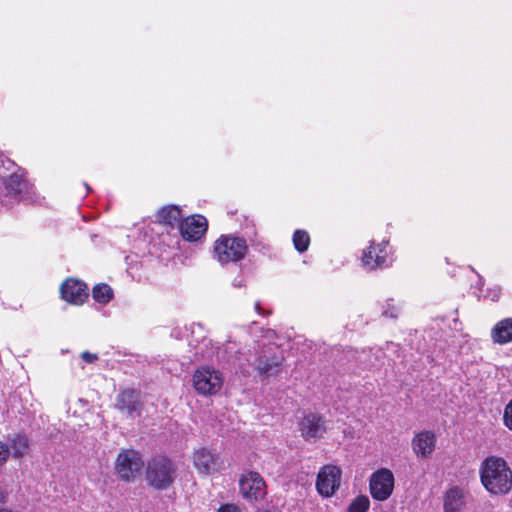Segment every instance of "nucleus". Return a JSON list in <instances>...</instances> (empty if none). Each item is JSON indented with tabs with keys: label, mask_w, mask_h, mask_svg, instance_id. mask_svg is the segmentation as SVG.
<instances>
[{
	"label": "nucleus",
	"mask_w": 512,
	"mask_h": 512,
	"mask_svg": "<svg viewBox=\"0 0 512 512\" xmlns=\"http://www.w3.org/2000/svg\"><path fill=\"white\" fill-rule=\"evenodd\" d=\"M480 481L492 495H505L512 489V470L499 456H488L479 468Z\"/></svg>",
	"instance_id": "nucleus-1"
},
{
	"label": "nucleus",
	"mask_w": 512,
	"mask_h": 512,
	"mask_svg": "<svg viewBox=\"0 0 512 512\" xmlns=\"http://www.w3.org/2000/svg\"><path fill=\"white\" fill-rule=\"evenodd\" d=\"M248 250L245 238L237 234H223L213 244L212 258L222 267H228L244 260Z\"/></svg>",
	"instance_id": "nucleus-2"
},
{
	"label": "nucleus",
	"mask_w": 512,
	"mask_h": 512,
	"mask_svg": "<svg viewBox=\"0 0 512 512\" xmlns=\"http://www.w3.org/2000/svg\"><path fill=\"white\" fill-rule=\"evenodd\" d=\"M176 478V468L166 457H155L148 462L146 480L157 490L168 489Z\"/></svg>",
	"instance_id": "nucleus-3"
},
{
	"label": "nucleus",
	"mask_w": 512,
	"mask_h": 512,
	"mask_svg": "<svg viewBox=\"0 0 512 512\" xmlns=\"http://www.w3.org/2000/svg\"><path fill=\"white\" fill-rule=\"evenodd\" d=\"M361 261L363 267L369 271L390 267L394 259L389 242L383 240L376 244L372 241L370 245L363 250Z\"/></svg>",
	"instance_id": "nucleus-4"
},
{
	"label": "nucleus",
	"mask_w": 512,
	"mask_h": 512,
	"mask_svg": "<svg viewBox=\"0 0 512 512\" xmlns=\"http://www.w3.org/2000/svg\"><path fill=\"white\" fill-rule=\"evenodd\" d=\"M239 490L243 499L255 503L265 498L267 485L258 472L247 471L239 479Z\"/></svg>",
	"instance_id": "nucleus-5"
},
{
	"label": "nucleus",
	"mask_w": 512,
	"mask_h": 512,
	"mask_svg": "<svg viewBox=\"0 0 512 512\" xmlns=\"http://www.w3.org/2000/svg\"><path fill=\"white\" fill-rule=\"evenodd\" d=\"M4 184L7 194L17 201H34L33 185L26 179L24 169L15 165V172L6 178Z\"/></svg>",
	"instance_id": "nucleus-6"
},
{
	"label": "nucleus",
	"mask_w": 512,
	"mask_h": 512,
	"mask_svg": "<svg viewBox=\"0 0 512 512\" xmlns=\"http://www.w3.org/2000/svg\"><path fill=\"white\" fill-rule=\"evenodd\" d=\"M196 391L202 395H214L223 385L222 374L209 366L196 370L193 376Z\"/></svg>",
	"instance_id": "nucleus-7"
},
{
	"label": "nucleus",
	"mask_w": 512,
	"mask_h": 512,
	"mask_svg": "<svg viewBox=\"0 0 512 512\" xmlns=\"http://www.w3.org/2000/svg\"><path fill=\"white\" fill-rule=\"evenodd\" d=\"M342 471L338 466H323L316 479V490L324 498H329L339 489Z\"/></svg>",
	"instance_id": "nucleus-8"
},
{
	"label": "nucleus",
	"mask_w": 512,
	"mask_h": 512,
	"mask_svg": "<svg viewBox=\"0 0 512 512\" xmlns=\"http://www.w3.org/2000/svg\"><path fill=\"white\" fill-rule=\"evenodd\" d=\"M369 489L371 496L377 501L387 500L394 489V475L391 470L381 468L370 476Z\"/></svg>",
	"instance_id": "nucleus-9"
},
{
	"label": "nucleus",
	"mask_w": 512,
	"mask_h": 512,
	"mask_svg": "<svg viewBox=\"0 0 512 512\" xmlns=\"http://www.w3.org/2000/svg\"><path fill=\"white\" fill-rule=\"evenodd\" d=\"M144 467L141 455L135 450L121 452L116 460V471L123 480L133 479Z\"/></svg>",
	"instance_id": "nucleus-10"
},
{
	"label": "nucleus",
	"mask_w": 512,
	"mask_h": 512,
	"mask_svg": "<svg viewBox=\"0 0 512 512\" xmlns=\"http://www.w3.org/2000/svg\"><path fill=\"white\" fill-rule=\"evenodd\" d=\"M301 435L306 441L315 442L327 431L325 420L316 413L306 414L299 423Z\"/></svg>",
	"instance_id": "nucleus-11"
},
{
	"label": "nucleus",
	"mask_w": 512,
	"mask_h": 512,
	"mask_svg": "<svg viewBox=\"0 0 512 512\" xmlns=\"http://www.w3.org/2000/svg\"><path fill=\"white\" fill-rule=\"evenodd\" d=\"M207 220L202 215H194L183 219L180 223V233L188 241L199 240L207 231Z\"/></svg>",
	"instance_id": "nucleus-12"
},
{
	"label": "nucleus",
	"mask_w": 512,
	"mask_h": 512,
	"mask_svg": "<svg viewBox=\"0 0 512 512\" xmlns=\"http://www.w3.org/2000/svg\"><path fill=\"white\" fill-rule=\"evenodd\" d=\"M248 362L262 377L277 375L281 367V358L271 356L267 351H265L263 355L254 356L253 359H249Z\"/></svg>",
	"instance_id": "nucleus-13"
},
{
	"label": "nucleus",
	"mask_w": 512,
	"mask_h": 512,
	"mask_svg": "<svg viewBox=\"0 0 512 512\" xmlns=\"http://www.w3.org/2000/svg\"><path fill=\"white\" fill-rule=\"evenodd\" d=\"M116 408L122 412H126L131 418L141 415V403L139 394L134 389H126L117 396Z\"/></svg>",
	"instance_id": "nucleus-14"
},
{
	"label": "nucleus",
	"mask_w": 512,
	"mask_h": 512,
	"mask_svg": "<svg viewBox=\"0 0 512 512\" xmlns=\"http://www.w3.org/2000/svg\"><path fill=\"white\" fill-rule=\"evenodd\" d=\"M411 445L418 457L429 458L435 450L436 436L432 431H421L414 436Z\"/></svg>",
	"instance_id": "nucleus-15"
},
{
	"label": "nucleus",
	"mask_w": 512,
	"mask_h": 512,
	"mask_svg": "<svg viewBox=\"0 0 512 512\" xmlns=\"http://www.w3.org/2000/svg\"><path fill=\"white\" fill-rule=\"evenodd\" d=\"M194 465L201 472L211 474L219 468V455L214 451L201 448L194 453Z\"/></svg>",
	"instance_id": "nucleus-16"
},
{
	"label": "nucleus",
	"mask_w": 512,
	"mask_h": 512,
	"mask_svg": "<svg viewBox=\"0 0 512 512\" xmlns=\"http://www.w3.org/2000/svg\"><path fill=\"white\" fill-rule=\"evenodd\" d=\"M66 302L81 305L89 296L86 283L75 278H66Z\"/></svg>",
	"instance_id": "nucleus-17"
},
{
	"label": "nucleus",
	"mask_w": 512,
	"mask_h": 512,
	"mask_svg": "<svg viewBox=\"0 0 512 512\" xmlns=\"http://www.w3.org/2000/svg\"><path fill=\"white\" fill-rule=\"evenodd\" d=\"M466 505V495L458 486L449 488L443 501L444 512H461Z\"/></svg>",
	"instance_id": "nucleus-18"
},
{
	"label": "nucleus",
	"mask_w": 512,
	"mask_h": 512,
	"mask_svg": "<svg viewBox=\"0 0 512 512\" xmlns=\"http://www.w3.org/2000/svg\"><path fill=\"white\" fill-rule=\"evenodd\" d=\"M494 343L506 344L512 341V318H506L495 324L491 331Z\"/></svg>",
	"instance_id": "nucleus-19"
},
{
	"label": "nucleus",
	"mask_w": 512,
	"mask_h": 512,
	"mask_svg": "<svg viewBox=\"0 0 512 512\" xmlns=\"http://www.w3.org/2000/svg\"><path fill=\"white\" fill-rule=\"evenodd\" d=\"M156 218L160 223L167 224L171 227L178 225L180 228L182 221L181 210L175 205H168L157 212Z\"/></svg>",
	"instance_id": "nucleus-20"
},
{
	"label": "nucleus",
	"mask_w": 512,
	"mask_h": 512,
	"mask_svg": "<svg viewBox=\"0 0 512 512\" xmlns=\"http://www.w3.org/2000/svg\"><path fill=\"white\" fill-rule=\"evenodd\" d=\"M5 445L8 446L9 453L11 452L15 458L24 456L29 449L27 437L21 434L14 435Z\"/></svg>",
	"instance_id": "nucleus-21"
},
{
	"label": "nucleus",
	"mask_w": 512,
	"mask_h": 512,
	"mask_svg": "<svg viewBox=\"0 0 512 512\" xmlns=\"http://www.w3.org/2000/svg\"><path fill=\"white\" fill-rule=\"evenodd\" d=\"M92 297L95 302L105 305L113 299L114 291L108 284L99 283L93 287Z\"/></svg>",
	"instance_id": "nucleus-22"
},
{
	"label": "nucleus",
	"mask_w": 512,
	"mask_h": 512,
	"mask_svg": "<svg viewBox=\"0 0 512 512\" xmlns=\"http://www.w3.org/2000/svg\"><path fill=\"white\" fill-rule=\"evenodd\" d=\"M294 248L299 252L303 253L308 250L310 245V235L306 230L297 229L293 233L292 237Z\"/></svg>",
	"instance_id": "nucleus-23"
},
{
	"label": "nucleus",
	"mask_w": 512,
	"mask_h": 512,
	"mask_svg": "<svg viewBox=\"0 0 512 512\" xmlns=\"http://www.w3.org/2000/svg\"><path fill=\"white\" fill-rule=\"evenodd\" d=\"M370 500L366 495H358L347 507V512H367Z\"/></svg>",
	"instance_id": "nucleus-24"
},
{
	"label": "nucleus",
	"mask_w": 512,
	"mask_h": 512,
	"mask_svg": "<svg viewBox=\"0 0 512 512\" xmlns=\"http://www.w3.org/2000/svg\"><path fill=\"white\" fill-rule=\"evenodd\" d=\"M479 277V282H478V290H479V295H482L484 298H487L491 301H498L499 298H500V295H501V288L499 286H494L492 288H489L487 289V292L485 294H483V290H482V287L484 285V280L481 276H478Z\"/></svg>",
	"instance_id": "nucleus-25"
},
{
	"label": "nucleus",
	"mask_w": 512,
	"mask_h": 512,
	"mask_svg": "<svg viewBox=\"0 0 512 512\" xmlns=\"http://www.w3.org/2000/svg\"><path fill=\"white\" fill-rule=\"evenodd\" d=\"M400 308L394 304L393 299H388L383 306L382 315L384 317L395 319L398 317Z\"/></svg>",
	"instance_id": "nucleus-26"
},
{
	"label": "nucleus",
	"mask_w": 512,
	"mask_h": 512,
	"mask_svg": "<svg viewBox=\"0 0 512 512\" xmlns=\"http://www.w3.org/2000/svg\"><path fill=\"white\" fill-rule=\"evenodd\" d=\"M504 425L512 431V399L508 402L503 414Z\"/></svg>",
	"instance_id": "nucleus-27"
},
{
	"label": "nucleus",
	"mask_w": 512,
	"mask_h": 512,
	"mask_svg": "<svg viewBox=\"0 0 512 512\" xmlns=\"http://www.w3.org/2000/svg\"><path fill=\"white\" fill-rule=\"evenodd\" d=\"M217 512H242V509L239 505L234 503H226L222 504Z\"/></svg>",
	"instance_id": "nucleus-28"
},
{
	"label": "nucleus",
	"mask_w": 512,
	"mask_h": 512,
	"mask_svg": "<svg viewBox=\"0 0 512 512\" xmlns=\"http://www.w3.org/2000/svg\"><path fill=\"white\" fill-rule=\"evenodd\" d=\"M9 457V448L5 443L0 441V466H2Z\"/></svg>",
	"instance_id": "nucleus-29"
},
{
	"label": "nucleus",
	"mask_w": 512,
	"mask_h": 512,
	"mask_svg": "<svg viewBox=\"0 0 512 512\" xmlns=\"http://www.w3.org/2000/svg\"><path fill=\"white\" fill-rule=\"evenodd\" d=\"M81 359L86 363H94L98 360V355L94 353H90L88 351H84L81 353Z\"/></svg>",
	"instance_id": "nucleus-30"
},
{
	"label": "nucleus",
	"mask_w": 512,
	"mask_h": 512,
	"mask_svg": "<svg viewBox=\"0 0 512 512\" xmlns=\"http://www.w3.org/2000/svg\"><path fill=\"white\" fill-rule=\"evenodd\" d=\"M137 255H128L126 256V264H127V270L131 272L135 266L138 264Z\"/></svg>",
	"instance_id": "nucleus-31"
},
{
	"label": "nucleus",
	"mask_w": 512,
	"mask_h": 512,
	"mask_svg": "<svg viewBox=\"0 0 512 512\" xmlns=\"http://www.w3.org/2000/svg\"><path fill=\"white\" fill-rule=\"evenodd\" d=\"M232 286L235 288H241L245 286V280L241 277H237L232 281Z\"/></svg>",
	"instance_id": "nucleus-32"
},
{
	"label": "nucleus",
	"mask_w": 512,
	"mask_h": 512,
	"mask_svg": "<svg viewBox=\"0 0 512 512\" xmlns=\"http://www.w3.org/2000/svg\"><path fill=\"white\" fill-rule=\"evenodd\" d=\"M255 311L259 314V315H265L266 312L265 310L261 307L260 303L259 302H256L255 303Z\"/></svg>",
	"instance_id": "nucleus-33"
},
{
	"label": "nucleus",
	"mask_w": 512,
	"mask_h": 512,
	"mask_svg": "<svg viewBox=\"0 0 512 512\" xmlns=\"http://www.w3.org/2000/svg\"><path fill=\"white\" fill-rule=\"evenodd\" d=\"M64 291H65V288H64V280H63L59 285V296H60V299H62V300H64Z\"/></svg>",
	"instance_id": "nucleus-34"
},
{
	"label": "nucleus",
	"mask_w": 512,
	"mask_h": 512,
	"mask_svg": "<svg viewBox=\"0 0 512 512\" xmlns=\"http://www.w3.org/2000/svg\"><path fill=\"white\" fill-rule=\"evenodd\" d=\"M7 497V493L0 487V503H4Z\"/></svg>",
	"instance_id": "nucleus-35"
},
{
	"label": "nucleus",
	"mask_w": 512,
	"mask_h": 512,
	"mask_svg": "<svg viewBox=\"0 0 512 512\" xmlns=\"http://www.w3.org/2000/svg\"><path fill=\"white\" fill-rule=\"evenodd\" d=\"M86 194L89 192L90 188L87 184H85Z\"/></svg>",
	"instance_id": "nucleus-36"
}]
</instances>
